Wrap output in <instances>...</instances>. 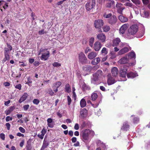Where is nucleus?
Instances as JSON below:
<instances>
[{
	"instance_id": "nucleus-8",
	"label": "nucleus",
	"mask_w": 150,
	"mask_h": 150,
	"mask_svg": "<svg viewBox=\"0 0 150 150\" xmlns=\"http://www.w3.org/2000/svg\"><path fill=\"white\" fill-rule=\"evenodd\" d=\"M83 69L84 73H85L84 75L86 76L90 73L92 69V67L90 66L87 65L83 67Z\"/></svg>"
},
{
	"instance_id": "nucleus-37",
	"label": "nucleus",
	"mask_w": 150,
	"mask_h": 150,
	"mask_svg": "<svg viewBox=\"0 0 150 150\" xmlns=\"http://www.w3.org/2000/svg\"><path fill=\"white\" fill-rule=\"evenodd\" d=\"M94 40V38L93 37H91L89 39V45L91 47H93V42Z\"/></svg>"
},
{
	"instance_id": "nucleus-23",
	"label": "nucleus",
	"mask_w": 150,
	"mask_h": 150,
	"mask_svg": "<svg viewBox=\"0 0 150 150\" xmlns=\"http://www.w3.org/2000/svg\"><path fill=\"white\" fill-rule=\"evenodd\" d=\"M98 79H98V78L94 76L93 75V77L91 78V83L94 85L98 84Z\"/></svg>"
},
{
	"instance_id": "nucleus-50",
	"label": "nucleus",
	"mask_w": 150,
	"mask_h": 150,
	"mask_svg": "<svg viewBox=\"0 0 150 150\" xmlns=\"http://www.w3.org/2000/svg\"><path fill=\"white\" fill-rule=\"evenodd\" d=\"M16 88L18 89L19 90H21V89L22 86L21 84H19L16 85L15 86Z\"/></svg>"
},
{
	"instance_id": "nucleus-17",
	"label": "nucleus",
	"mask_w": 150,
	"mask_h": 150,
	"mask_svg": "<svg viewBox=\"0 0 150 150\" xmlns=\"http://www.w3.org/2000/svg\"><path fill=\"white\" fill-rule=\"evenodd\" d=\"M108 79L107 83L108 85H111L115 83L116 81L114 78H112L111 76L108 75Z\"/></svg>"
},
{
	"instance_id": "nucleus-55",
	"label": "nucleus",
	"mask_w": 150,
	"mask_h": 150,
	"mask_svg": "<svg viewBox=\"0 0 150 150\" xmlns=\"http://www.w3.org/2000/svg\"><path fill=\"white\" fill-rule=\"evenodd\" d=\"M91 49H90L89 47H87L85 50V54H87L89 52H91Z\"/></svg>"
},
{
	"instance_id": "nucleus-33",
	"label": "nucleus",
	"mask_w": 150,
	"mask_h": 150,
	"mask_svg": "<svg viewBox=\"0 0 150 150\" xmlns=\"http://www.w3.org/2000/svg\"><path fill=\"white\" fill-rule=\"evenodd\" d=\"M98 97V95L96 93H93L91 95V100L92 101L95 100L97 99Z\"/></svg>"
},
{
	"instance_id": "nucleus-38",
	"label": "nucleus",
	"mask_w": 150,
	"mask_h": 150,
	"mask_svg": "<svg viewBox=\"0 0 150 150\" xmlns=\"http://www.w3.org/2000/svg\"><path fill=\"white\" fill-rule=\"evenodd\" d=\"M86 129L89 135H91L92 136H94L95 135V132L93 131L88 129Z\"/></svg>"
},
{
	"instance_id": "nucleus-24",
	"label": "nucleus",
	"mask_w": 150,
	"mask_h": 150,
	"mask_svg": "<svg viewBox=\"0 0 150 150\" xmlns=\"http://www.w3.org/2000/svg\"><path fill=\"white\" fill-rule=\"evenodd\" d=\"M49 144L48 142L45 139H44L43 142L42 146L40 150H43L45 149L49 145Z\"/></svg>"
},
{
	"instance_id": "nucleus-28",
	"label": "nucleus",
	"mask_w": 150,
	"mask_h": 150,
	"mask_svg": "<svg viewBox=\"0 0 150 150\" xmlns=\"http://www.w3.org/2000/svg\"><path fill=\"white\" fill-rule=\"evenodd\" d=\"M31 141L30 139H29L27 141V145L26 148L27 150H31L32 149V146L31 144Z\"/></svg>"
},
{
	"instance_id": "nucleus-54",
	"label": "nucleus",
	"mask_w": 150,
	"mask_h": 150,
	"mask_svg": "<svg viewBox=\"0 0 150 150\" xmlns=\"http://www.w3.org/2000/svg\"><path fill=\"white\" fill-rule=\"evenodd\" d=\"M133 122L135 123H137L139 120V119L137 117H134L133 119Z\"/></svg>"
},
{
	"instance_id": "nucleus-64",
	"label": "nucleus",
	"mask_w": 150,
	"mask_h": 150,
	"mask_svg": "<svg viewBox=\"0 0 150 150\" xmlns=\"http://www.w3.org/2000/svg\"><path fill=\"white\" fill-rule=\"evenodd\" d=\"M77 139L76 137H73L71 139V140L72 141V142L73 143H75Z\"/></svg>"
},
{
	"instance_id": "nucleus-35",
	"label": "nucleus",
	"mask_w": 150,
	"mask_h": 150,
	"mask_svg": "<svg viewBox=\"0 0 150 150\" xmlns=\"http://www.w3.org/2000/svg\"><path fill=\"white\" fill-rule=\"evenodd\" d=\"M9 53H4L5 57L3 60V62H4L6 61H8L10 59Z\"/></svg>"
},
{
	"instance_id": "nucleus-2",
	"label": "nucleus",
	"mask_w": 150,
	"mask_h": 150,
	"mask_svg": "<svg viewBox=\"0 0 150 150\" xmlns=\"http://www.w3.org/2000/svg\"><path fill=\"white\" fill-rule=\"evenodd\" d=\"M79 62L83 64L88 63V60L86 55L82 52H81L78 54Z\"/></svg>"
},
{
	"instance_id": "nucleus-48",
	"label": "nucleus",
	"mask_w": 150,
	"mask_h": 150,
	"mask_svg": "<svg viewBox=\"0 0 150 150\" xmlns=\"http://www.w3.org/2000/svg\"><path fill=\"white\" fill-rule=\"evenodd\" d=\"M49 94L51 96L53 95L54 93L51 88H49L48 90Z\"/></svg>"
},
{
	"instance_id": "nucleus-51",
	"label": "nucleus",
	"mask_w": 150,
	"mask_h": 150,
	"mask_svg": "<svg viewBox=\"0 0 150 150\" xmlns=\"http://www.w3.org/2000/svg\"><path fill=\"white\" fill-rule=\"evenodd\" d=\"M46 129L45 127L43 128L41 132V134L44 135L46 133Z\"/></svg>"
},
{
	"instance_id": "nucleus-6",
	"label": "nucleus",
	"mask_w": 150,
	"mask_h": 150,
	"mask_svg": "<svg viewBox=\"0 0 150 150\" xmlns=\"http://www.w3.org/2000/svg\"><path fill=\"white\" fill-rule=\"evenodd\" d=\"M86 129L82 130L81 137L82 140L85 142H86L89 139V135Z\"/></svg>"
},
{
	"instance_id": "nucleus-44",
	"label": "nucleus",
	"mask_w": 150,
	"mask_h": 150,
	"mask_svg": "<svg viewBox=\"0 0 150 150\" xmlns=\"http://www.w3.org/2000/svg\"><path fill=\"white\" fill-rule=\"evenodd\" d=\"M114 1H111L109 2L108 4L107 5V6L108 7H111L114 4Z\"/></svg>"
},
{
	"instance_id": "nucleus-59",
	"label": "nucleus",
	"mask_w": 150,
	"mask_h": 150,
	"mask_svg": "<svg viewBox=\"0 0 150 150\" xmlns=\"http://www.w3.org/2000/svg\"><path fill=\"white\" fill-rule=\"evenodd\" d=\"M6 127L7 129L8 130H9L10 129V127L11 126L10 124L9 123H7L6 124Z\"/></svg>"
},
{
	"instance_id": "nucleus-22",
	"label": "nucleus",
	"mask_w": 150,
	"mask_h": 150,
	"mask_svg": "<svg viewBox=\"0 0 150 150\" xmlns=\"http://www.w3.org/2000/svg\"><path fill=\"white\" fill-rule=\"evenodd\" d=\"M127 55V56L128 57V58L129 59L133 58L135 59L136 58V55L133 51H132L131 52L129 53Z\"/></svg>"
},
{
	"instance_id": "nucleus-3",
	"label": "nucleus",
	"mask_w": 150,
	"mask_h": 150,
	"mask_svg": "<svg viewBox=\"0 0 150 150\" xmlns=\"http://www.w3.org/2000/svg\"><path fill=\"white\" fill-rule=\"evenodd\" d=\"M120 76L123 78L125 77L128 67L126 65H122L120 66Z\"/></svg>"
},
{
	"instance_id": "nucleus-16",
	"label": "nucleus",
	"mask_w": 150,
	"mask_h": 150,
	"mask_svg": "<svg viewBox=\"0 0 150 150\" xmlns=\"http://www.w3.org/2000/svg\"><path fill=\"white\" fill-rule=\"evenodd\" d=\"M129 127L130 126L128 122H124L123 125L121 128V129L123 131H127L129 129Z\"/></svg>"
},
{
	"instance_id": "nucleus-36",
	"label": "nucleus",
	"mask_w": 150,
	"mask_h": 150,
	"mask_svg": "<svg viewBox=\"0 0 150 150\" xmlns=\"http://www.w3.org/2000/svg\"><path fill=\"white\" fill-rule=\"evenodd\" d=\"M108 53V50L106 48L103 47L101 51V53L102 54L105 56Z\"/></svg>"
},
{
	"instance_id": "nucleus-40",
	"label": "nucleus",
	"mask_w": 150,
	"mask_h": 150,
	"mask_svg": "<svg viewBox=\"0 0 150 150\" xmlns=\"http://www.w3.org/2000/svg\"><path fill=\"white\" fill-rule=\"evenodd\" d=\"M140 13H142L141 12H140ZM141 14V16H142L143 17L145 18H147L149 16V13L147 11H144L143 13L142 14H142Z\"/></svg>"
},
{
	"instance_id": "nucleus-30",
	"label": "nucleus",
	"mask_w": 150,
	"mask_h": 150,
	"mask_svg": "<svg viewBox=\"0 0 150 150\" xmlns=\"http://www.w3.org/2000/svg\"><path fill=\"white\" fill-rule=\"evenodd\" d=\"M82 88L83 91H85L86 90H90V87L88 85L85 84V83L83 82L82 83Z\"/></svg>"
},
{
	"instance_id": "nucleus-4",
	"label": "nucleus",
	"mask_w": 150,
	"mask_h": 150,
	"mask_svg": "<svg viewBox=\"0 0 150 150\" xmlns=\"http://www.w3.org/2000/svg\"><path fill=\"white\" fill-rule=\"evenodd\" d=\"M104 22L102 19H98L95 21L94 25L95 27L98 30L99 32H101V27L103 25Z\"/></svg>"
},
{
	"instance_id": "nucleus-14",
	"label": "nucleus",
	"mask_w": 150,
	"mask_h": 150,
	"mask_svg": "<svg viewBox=\"0 0 150 150\" xmlns=\"http://www.w3.org/2000/svg\"><path fill=\"white\" fill-rule=\"evenodd\" d=\"M116 8L117 9V12L120 14L122 13V11L125 8L121 3H117L116 5Z\"/></svg>"
},
{
	"instance_id": "nucleus-34",
	"label": "nucleus",
	"mask_w": 150,
	"mask_h": 150,
	"mask_svg": "<svg viewBox=\"0 0 150 150\" xmlns=\"http://www.w3.org/2000/svg\"><path fill=\"white\" fill-rule=\"evenodd\" d=\"M81 107V108H83L86 105V102L85 100L83 98L82 99L80 102Z\"/></svg>"
},
{
	"instance_id": "nucleus-26",
	"label": "nucleus",
	"mask_w": 150,
	"mask_h": 150,
	"mask_svg": "<svg viewBox=\"0 0 150 150\" xmlns=\"http://www.w3.org/2000/svg\"><path fill=\"white\" fill-rule=\"evenodd\" d=\"M28 97V94L27 93H24L23 95L21 96L20 99L19 100V103H21L23 101L25 100Z\"/></svg>"
},
{
	"instance_id": "nucleus-45",
	"label": "nucleus",
	"mask_w": 150,
	"mask_h": 150,
	"mask_svg": "<svg viewBox=\"0 0 150 150\" xmlns=\"http://www.w3.org/2000/svg\"><path fill=\"white\" fill-rule=\"evenodd\" d=\"M110 54L111 55L110 58L112 59L115 58L116 57L115 53L114 52H111Z\"/></svg>"
},
{
	"instance_id": "nucleus-5",
	"label": "nucleus",
	"mask_w": 150,
	"mask_h": 150,
	"mask_svg": "<svg viewBox=\"0 0 150 150\" xmlns=\"http://www.w3.org/2000/svg\"><path fill=\"white\" fill-rule=\"evenodd\" d=\"M96 5L95 0H90L86 4L85 7L87 11H89L93 8Z\"/></svg>"
},
{
	"instance_id": "nucleus-58",
	"label": "nucleus",
	"mask_w": 150,
	"mask_h": 150,
	"mask_svg": "<svg viewBox=\"0 0 150 150\" xmlns=\"http://www.w3.org/2000/svg\"><path fill=\"white\" fill-rule=\"evenodd\" d=\"M125 5L126 6L131 7L132 6V3L127 2L125 3Z\"/></svg>"
},
{
	"instance_id": "nucleus-29",
	"label": "nucleus",
	"mask_w": 150,
	"mask_h": 150,
	"mask_svg": "<svg viewBox=\"0 0 150 150\" xmlns=\"http://www.w3.org/2000/svg\"><path fill=\"white\" fill-rule=\"evenodd\" d=\"M120 42V40L119 38H117L114 39L113 41V46H117L118 45Z\"/></svg>"
},
{
	"instance_id": "nucleus-62",
	"label": "nucleus",
	"mask_w": 150,
	"mask_h": 150,
	"mask_svg": "<svg viewBox=\"0 0 150 150\" xmlns=\"http://www.w3.org/2000/svg\"><path fill=\"white\" fill-rule=\"evenodd\" d=\"M112 16V14L111 13H110L106 15H104V16L106 18H109Z\"/></svg>"
},
{
	"instance_id": "nucleus-18",
	"label": "nucleus",
	"mask_w": 150,
	"mask_h": 150,
	"mask_svg": "<svg viewBox=\"0 0 150 150\" xmlns=\"http://www.w3.org/2000/svg\"><path fill=\"white\" fill-rule=\"evenodd\" d=\"M97 53L94 52H92L89 53L88 55V58L90 59H92L95 58L97 56Z\"/></svg>"
},
{
	"instance_id": "nucleus-11",
	"label": "nucleus",
	"mask_w": 150,
	"mask_h": 150,
	"mask_svg": "<svg viewBox=\"0 0 150 150\" xmlns=\"http://www.w3.org/2000/svg\"><path fill=\"white\" fill-rule=\"evenodd\" d=\"M129 25L128 24H123L120 28L119 30V33L120 34H123L125 33L126 30L127 28Z\"/></svg>"
},
{
	"instance_id": "nucleus-25",
	"label": "nucleus",
	"mask_w": 150,
	"mask_h": 150,
	"mask_svg": "<svg viewBox=\"0 0 150 150\" xmlns=\"http://www.w3.org/2000/svg\"><path fill=\"white\" fill-rule=\"evenodd\" d=\"M47 125L50 128H52L54 127V124L52 123V119L51 118H49L47 119Z\"/></svg>"
},
{
	"instance_id": "nucleus-32",
	"label": "nucleus",
	"mask_w": 150,
	"mask_h": 150,
	"mask_svg": "<svg viewBox=\"0 0 150 150\" xmlns=\"http://www.w3.org/2000/svg\"><path fill=\"white\" fill-rule=\"evenodd\" d=\"M64 89L65 91L66 92L69 93L71 91L70 85L69 84L67 83Z\"/></svg>"
},
{
	"instance_id": "nucleus-42",
	"label": "nucleus",
	"mask_w": 150,
	"mask_h": 150,
	"mask_svg": "<svg viewBox=\"0 0 150 150\" xmlns=\"http://www.w3.org/2000/svg\"><path fill=\"white\" fill-rule=\"evenodd\" d=\"M52 65L54 67H57L60 66L61 64L58 62H55L52 64Z\"/></svg>"
},
{
	"instance_id": "nucleus-61",
	"label": "nucleus",
	"mask_w": 150,
	"mask_h": 150,
	"mask_svg": "<svg viewBox=\"0 0 150 150\" xmlns=\"http://www.w3.org/2000/svg\"><path fill=\"white\" fill-rule=\"evenodd\" d=\"M79 128V127L78 124L77 123L74 126V129L76 130H77Z\"/></svg>"
},
{
	"instance_id": "nucleus-31",
	"label": "nucleus",
	"mask_w": 150,
	"mask_h": 150,
	"mask_svg": "<svg viewBox=\"0 0 150 150\" xmlns=\"http://www.w3.org/2000/svg\"><path fill=\"white\" fill-rule=\"evenodd\" d=\"M119 19L122 22L124 23L126 22L127 21V18L122 15H120L119 16Z\"/></svg>"
},
{
	"instance_id": "nucleus-13",
	"label": "nucleus",
	"mask_w": 150,
	"mask_h": 150,
	"mask_svg": "<svg viewBox=\"0 0 150 150\" xmlns=\"http://www.w3.org/2000/svg\"><path fill=\"white\" fill-rule=\"evenodd\" d=\"M129 47L130 48V50H131V48L128 46V47H125L120 50L118 52L119 55H121L124 54L127 52L129 50Z\"/></svg>"
},
{
	"instance_id": "nucleus-52",
	"label": "nucleus",
	"mask_w": 150,
	"mask_h": 150,
	"mask_svg": "<svg viewBox=\"0 0 150 150\" xmlns=\"http://www.w3.org/2000/svg\"><path fill=\"white\" fill-rule=\"evenodd\" d=\"M20 131L22 133H24L25 132V130L22 127H20L19 128Z\"/></svg>"
},
{
	"instance_id": "nucleus-47",
	"label": "nucleus",
	"mask_w": 150,
	"mask_h": 150,
	"mask_svg": "<svg viewBox=\"0 0 150 150\" xmlns=\"http://www.w3.org/2000/svg\"><path fill=\"white\" fill-rule=\"evenodd\" d=\"M67 99L68 101V105H70L71 104V98L69 96H67Z\"/></svg>"
},
{
	"instance_id": "nucleus-43",
	"label": "nucleus",
	"mask_w": 150,
	"mask_h": 150,
	"mask_svg": "<svg viewBox=\"0 0 150 150\" xmlns=\"http://www.w3.org/2000/svg\"><path fill=\"white\" fill-rule=\"evenodd\" d=\"M132 2L137 5H139L140 3L139 0H131Z\"/></svg>"
},
{
	"instance_id": "nucleus-27",
	"label": "nucleus",
	"mask_w": 150,
	"mask_h": 150,
	"mask_svg": "<svg viewBox=\"0 0 150 150\" xmlns=\"http://www.w3.org/2000/svg\"><path fill=\"white\" fill-rule=\"evenodd\" d=\"M111 72L113 76H116L118 74L117 69L116 67L113 68L111 70Z\"/></svg>"
},
{
	"instance_id": "nucleus-46",
	"label": "nucleus",
	"mask_w": 150,
	"mask_h": 150,
	"mask_svg": "<svg viewBox=\"0 0 150 150\" xmlns=\"http://www.w3.org/2000/svg\"><path fill=\"white\" fill-rule=\"evenodd\" d=\"M33 102L34 104L37 105L39 103L40 101L38 99H35L33 100Z\"/></svg>"
},
{
	"instance_id": "nucleus-49",
	"label": "nucleus",
	"mask_w": 150,
	"mask_h": 150,
	"mask_svg": "<svg viewBox=\"0 0 150 150\" xmlns=\"http://www.w3.org/2000/svg\"><path fill=\"white\" fill-rule=\"evenodd\" d=\"M29 105L28 104L26 105H24L23 106V108L25 111L27 110L29 108Z\"/></svg>"
},
{
	"instance_id": "nucleus-63",
	"label": "nucleus",
	"mask_w": 150,
	"mask_h": 150,
	"mask_svg": "<svg viewBox=\"0 0 150 150\" xmlns=\"http://www.w3.org/2000/svg\"><path fill=\"white\" fill-rule=\"evenodd\" d=\"M39 34L40 35L43 34L45 33V31L44 30H42L39 31L38 32Z\"/></svg>"
},
{
	"instance_id": "nucleus-9",
	"label": "nucleus",
	"mask_w": 150,
	"mask_h": 150,
	"mask_svg": "<svg viewBox=\"0 0 150 150\" xmlns=\"http://www.w3.org/2000/svg\"><path fill=\"white\" fill-rule=\"evenodd\" d=\"M97 38L101 42H104L106 40V36L103 33H100L97 35Z\"/></svg>"
},
{
	"instance_id": "nucleus-56",
	"label": "nucleus",
	"mask_w": 150,
	"mask_h": 150,
	"mask_svg": "<svg viewBox=\"0 0 150 150\" xmlns=\"http://www.w3.org/2000/svg\"><path fill=\"white\" fill-rule=\"evenodd\" d=\"M12 118L9 116H7L6 118V122H8L10 120H12Z\"/></svg>"
},
{
	"instance_id": "nucleus-7",
	"label": "nucleus",
	"mask_w": 150,
	"mask_h": 150,
	"mask_svg": "<svg viewBox=\"0 0 150 150\" xmlns=\"http://www.w3.org/2000/svg\"><path fill=\"white\" fill-rule=\"evenodd\" d=\"M138 30V26L136 25H133L130 27L129 30V33L130 34L134 35L137 32Z\"/></svg>"
},
{
	"instance_id": "nucleus-53",
	"label": "nucleus",
	"mask_w": 150,
	"mask_h": 150,
	"mask_svg": "<svg viewBox=\"0 0 150 150\" xmlns=\"http://www.w3.org/2000/svg\"><path fill=\"white\" fill-rule=\"evenodd\" d=\"M0 137L3 140H4L5 139V134L1 133L0 134Z\"/></svg>"
},
{
	"instance_id": "nucleus-19",
	"label": "nucleus",
	"mask_w": 150,
	"mask_h": 150,
	"mask_svg": "<svg viewBox=\"0 0 150 150\" xmlns=\"http://www.w3.org/2000/svg\"><path fill=\"white\" fill-rule=\"evenodd\" d=\"M102 74L103 72L102 71L100 70H98L96 73L93 74V75L94 76L96 77L99 79L102 76Z\"/></svg>"
},
{
	"instance_id": "nucleus-12",
	"label": "nucleus",
	"mask_w": 150,
	"mask_h": 150,
	"mask_svg": "<svg viewBox=\"0 0 150 150\" xmlns=\"http://www.w3.org/2000/svg\"><path fill=\"white\" fill-rule=\"evenodd\" d=\"M129 62V59L127 55L122 58L118 61L120 64H125L128 63Z\"/></svg>"
},
{
	"instance_id": "nucleus-21",
	"label": "nucleus",
	"mask_w": 150,
	"mask_h": 150,
	"mask_svg": "<svg viewBox=\"0 0 150 150\" xmlns=\"http://www.w3.org/2000/svg\"><path fill=\"white\" fill-rule=\"evenodd\" d=\"M87 110L85 108L81 109L80 112V116L82 118L86 117L87 114Z\"/></svg>"
},
{
	"instance_id": "nucleus-15",
	"label": "nucleus",
	"mask_w": 150,
	"mask_h": 150,
	"mask_svg": "<svg viewBox=\"0 0 150 150\" xmlns=\"http://www.w3.org/2000/svg\"><path fill=\"white\" fill-rule=\"evenodd\" d=\"M117 21V18L115 16H112L108 20V23L112 25L115 24Z\"/></svg>"
},
{
	"instance_id": "nucleus-60",
	"label": "nucleus",
	"mask_w": 150,
	"mask_h": 150,
	"mask_svg": "<svg viewBox=\"0 0 150 150\" xmlns=\"http://www.w3.org/2000/svg\"><path fill=\"white\" fill-rule=\"evenodd\" d=\"M3 84L5 87L8 86L10 85V83L8 82H5Z\"/></svg>"
},
{
	"instance_id": "nucleus-1",
	"label": "nucleus",
	"mask_w": 150,
	"mask_h": 150,
	"mask_svg": "<svg viewBox=\"0 0 150 150\" xmlns=\"http://www.w3.org/2000/svg\"><path fill=\"white\" fill-rule=\"evenodd\" d=\"M47 49L41 48L39 50L38 55H39L42 52L44 53L42 54V56L40 57V59L44 61L47 60L50 57V53L47 51Z\"/></svg>"
},
{
	"instance_id": "nucleus-20",
	"label": "nucleus",
	"mask_w": 150,
	"mask_h": 150,
	"mask_svg": "<svg viewBox=\"0 0 150 150\" xmlns=\"http://www.w3.org/2000/svg\"><path fill=\"white\" fill-rule=\"evenodd\" d=\"M138 76L137 73L132 72L127 73V76L128 78L133 79Z\"/></svg>"
},
{
	"instance_id": "nucleus-57",
	"label": "nucleus",
	"mask_w": 150,
	"mask_h": 150,
	"mask_svg": "<svg viewBox=\"0 0 150 150\" xmlns=\"http://www.w3.org/2000/svg\"><path fill=\"white\" fill-rule=\"evenodd\" d=\"M10 51L8 48H5L4 49V53H9Z\"/></svg>"
},
{
	"instance_id": "nucleus-41",
	"label": "nucleus",
	"mask_w": 150,
	"mask_h": 150,
	"mask_svg": "<svg viewBox=\"0 0 150 150\" xmlns=\"http://www.w3.org/2000/svg\"><path fill=\"white\" fill-rule=\"evenodd\" d=\"M61 83L60 81L56 82L54 85V86L56 88H58L61 85Z\"/></svg>"
},
{
	"instance_id": "nucleus-10",
	"label": "nucleus",
	"mask_w": 150,
	"mask_h": 150,
	"mask_svg": "<svg viewBox=\"0 0 150 150\" xmlns=\"http://www.w3.org/2000/svg\"><path fill=\"white\" fill-rule=\"evenodd\" d=\"M102 46L100 42L97 41L94 43L93 48L96 51H99Z\"/></svg>"
},
{
	"instance_id": "nucleus-39",
	"label": "nucleus",
	"mask_w": 150,
	"mask_h": 150,
	"mask_svg": "<svg viewBox=\"0 0 150 150\" xmlns=\"http://www.w3.org/2000/svg\"><path fill=\"white\" fill-rule=\"evenodd\" d=\"M103 31L105 32H107L110 30V27L108 25H105L103 27Z\"/></svg>"
}]
</instances>
